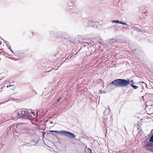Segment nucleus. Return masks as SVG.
<instances>
[{"label":"nucleus","instance_id":"nucleus-1","mask_svg":"<svg viewBox=\"0 0 153 153\" xmlns=\"http://www.w3.org/2000/svg\"><path fill=\"white\" fill-rule=\"evenodd\" d=\"M129 84L130 82L128 79L126 80L123 79H118L113 81L108 84L107 87L109 89L113 90L114 89L113 87V85L117 87H126Z\"/></svg>","mask_w":153,"mask_h":153},{"label":"nucleus","instance_id":"nucleus-2","mask_svg":"<svg viewBox=\"0 0 153 153\" xmlns=\"http://www.w3.org/2000/svg\"><path fill=\"white\" fill-rule=\"evenodd\" d=\"M15 114L19 117V118L22 119H29L31 116L29 111L25 108H22L21 110L19 109L16 111L15 112Z\"/></svg>","mask_w":153,"mask_h":153},{"label":"nucleus","instance_id":"nucleus-3","mask_svg":"<svg viewBox=\"0 0 153 153\" xmlns=\"http://www.w3.org/2000/svg\"><path fill=\"white\" fill-rule=\"evenodd\" d=\"M53 132L59 134L61 135H63L70 138H74L75 137V135L73 133L67 131H58L56 130H51L50 131V133L54 135Z\"/></svg>","mask_w":153,"mask_h":153},{"label":"nucleus","instance_id":"nucleus-4","mask_svg":"<svg viewBox=\"0 0 153 153\" xmlns=\"http://www.w3.org/2000/svg\"><path fill=\"white\" fill-rule=\"evenodd\" d=\"M110 111V109L109 107V106L108 105L106 107V109L104 112V115L105 116H106L108 115L109 114Z\"/></svg>","mask_w":153,"mask_h":153},{"label":"nucleus","instance_id":"nucleus-5","mask_svg":"<svg viewBox=\"0 0 153 153\" xmlns=\"http://www.w3.org/2000/svg\"><path fill=\"white\" fill-rule=\"evenodd\" d=\"M150 147H149V146H147L146 145H145L144 147V148L146 150L150 151L151 152H153V147L151 148H150Z\"/></svg>","mask_w":153,"mask_h":153},{"label":"nucleus","instance_id":"nucleus-6","mask_svg":"<svg viewBox=\"0 0 153 153\" xmlns=\"http://www.w3.org/2000/svg\"><path fill=\"white\" fill-rule=\"evenodd\" d=\"M65 34L63 33H58V36H57V37H59L60 38H61L62 39H66V38L62 36H59L61 34L64 35Z\"/></svg>","mask_w":153,"mask_h":153},{"label":"nucleus","instance_id":"nucleus-7","mask_svg":"<svg viewBox=\"0 0 153 153\" xmlns=\"http://www.w3.org/2000/svg\"><path fill=\"white\" fill-rule=\"evenodd\" d=\"M149 84H150V86H148V87H146V88H149V89H153V87L152 86V84H153V83L152 82H149Z\"/></svg>","mask_w":153,"mask_h":153},{"label":"nucleus","instance_id":"nucleus-8","mask_svg":"<svg viewBox=\"0 0 153 153\" xmlns=\"http://www.w3.org/2000/svg\"><path fill=\"white\" fill-rule=\"evenodd\" d=\"M149 143H147L146 145L149 147H153V143L152 142Z\"/></svg>","mask_w":153,"mask_h":153},{"label":"nucleus","instance_id":"nucleus-9","mask_svg":"<svg viewBox=\"0 0 153 153\" xmlns=\"http://www.w3.org/2000/svg\"><path fill=\"white\" fill-rule=\"evenodd\" d=\"M131 87H132L134 89H137L138 88V87L137 85H134L133 84H129Z\"/></svg>","mask_w":153,"mask_h":153},{"label":"nucleus","instance_id":"nucleus-10","mask_svg":"<svg viewBox=\"0 0 153 153\" xmlns=\"http://www.w3.org/2000/svg\"><path fill=\"white\" fill-rule=\"evenodd\" d=\"M111 22L113 23H121V21H119L118 20H112L111 21Z\"/></svg>","mask_w":153,"mask_h":153},{"label":"nucleus","instance_id":"nucleus-11","mask_svg":"<svg viewBox=\"0 0 153 153\" xmlns=\"http://www.w3.org/2000/svg\"><path fill=\"white\" fill-rule=\"evenodd\" d=\"M151 142L153 143V134L152 135L149 140V142Z\"/></svg>","mask_w":153,"mask_h":153},{"label":"nucleus","instance_id":"nucleus-12","mask_svg":"<svg viewBox=\"0 0 153 153\" xmlns=\"http://www.w3.org/2000/svg\"><path fill=\"white\" fill-rule=\"evenodd\" d=\"M62 98L61 97H59L57 100L55 102L56 103H57L59 102Z\"/></svg>","mask_w":153,"mask_h":153},{"label":"nucleus","instance_id":"nucleus-13","mask_svg":"<svg viewBox=\"0 0 153 153\" xmlns=\"http://www.w3.org/2000/svg\"><path fill=\"white\" fill-rule=\"evenodd\" d=\"M96 22H92L91 24V26L92 27H95L96 26H94V25L96 24Z\"/></svg>","mask_w":153,"mask_h":153},{"label":"nucleus","instance_id":"nucleus-14","mask_svg":"<svg viewBox=\"0 0 153 153\" xmlns=\"http://www.w3.org/2000/svg\"><path fill=\"white\" fill-rule=\"evenodd\" d=\"M2 54H4V55L6 57H7V56L8 55V54H7V53H6V52H4V51L3 52Z\"/></svg>","mask_w":153,"mask_h":153},{"label":"nucleus","instance_id":"nucleus-15","mask_svg":"<svg viewBox=\"0 0 153 153\" xmlns=\"http://www.w3.org/2000/svg\"><path fill=\"white\" fill-rule=\"evenodd\" d=\"M135 30L136 31H137L138 32H140L141 31V29H138V28L136 27L135 28Z\"/></svg>","mask_w":153,"mask_h":153},{"label":"nucleus","instance_id":"nucleus-16","mask_svg":"<svg viewBox=\"0 0 153 153\" xmlns=\"http://www.w3.org/2000/svg\"><path fill=\"white\" fill-rule=\"evenodd\" d=\"M141 83H142V85L143 86H145L146 87L147 85L146 83H145L144 82H141Z\"/></svg>","mask_w":153,"mask_h":153},{"label":"nucleus","instance_id":"nucleus-17","mask_svg":"<svg viewBox=\"0 0 153 153\" xmlns=\"http://www.w3.org/2000/svg\"><path fill=\"white\" fill-rule=\"evenodd\" d=\"M120 24H122L123 25H128V24L126 23H125L124 22H122L121 21V23H120Z\"/></svg>","mask_w":153,"mask_h":153},{"label":"nucleus","instance_id":"nucleus-18","mask_svg":"<svg viewBox=\"0 0 153 153\" xmlns=\"http://www.w3.org/2000/svg\"><path fill=\"white\" fill-rule=\"evenodd\" d=\"M91 22H90L89 23H87V24H86L85 23H84V25H85V26H89L90 25V23H91Z\"/></svg>","mask_w":153,"mask_h":153},{"label":"nucleus","instance_id":"nucleus-19","mask_svg":"<svg viewBox=\"0 0 153 153\" xmlns=\"http://www.w3.org/2000/svg\"><path fill=\"white\" fill-rule=\"evenodd\" d=\"M10 51L11 52H12V54L10 55H12V56H13L14 55V53L13 52V51H12V49H11L10 50Z\"/></svg>","mask_w":153,"mask_h":153},{"label":"nucleus","instance_id":"nucleus-20","mask_svg":"<svg viewBox=\"0 0 153 153\" xmlns=\"http://www.w3.org/2000/svg\"><path fill=\"white\" fill-rule=\"evenodd\" d=\"M14 86V85H8L6 86V87L7 88H8L9 87H10L11 86Z\"/></svg>","mask_w":153,"mask_h":153},{"label":"nucleus","instance_id":"nucleus-21","mask_svg":"<svg viewBox=\"0 0 153 153\" xmlns=\"http://www.w3.org/2000/svg\"><path fill=\"white\" fill-rule=\"evenodd\" d=\"M129 82L130 84H134V82L133 80H130V81H129Z\"/></svg>","mask_w":153,"mask_h":153},{"label":"nucleus","instance_id":"nucleus-22","mask_svg":"<svg viewBox=\"0 0 153 153\" xmlns=\"http://www.w3.org/2000/svg\"><path fill=\"white\" fill-rule=\"evenodd\" d=\"M6 45H7V47L10 50L11 49L10 47V46L8 47V45H7V44H6Z\"/></svg>","mask_w":153,"mask_h":153},{"label":"nucleus","instance_id":"nucleus-23","mask_svg":"<svg viewBox=\"0 0 153 153\" xmlns=\"http://www.w3.org/2000/svg\"><path fill=\"white\" fill-rule=\"evenodd\" d=\"M31 114H33L34 115H35V114H34V112H32V111H31Z\"/></svg>","mask_w":153,"mask_h":153},{"label":"nucleus","instance_id":"nucleus-24","mask_svg":"<svg viewBox=\"0 0 153 153\" xmlns=\"http://www.w3.org/2000/svg\"><path fill=\"white\" fill-rule=\"evenodd\" d=\"M141 89H144V87L143 85L141 86Z\"/></svg>","mask_w":153,"mask_h":153},{"label":"nucleus","instance_id":"nucleus-25","mask_svg":"<svg viewBox=\"0 0 153 153\" xmlns=\"http://www.w3.org/2000/svg\"><path fill=\"white\" fill-rule=\"evenodd\" d=\"M89 150L90 151V153H93L92 152V150L91 149H89Z\"/></svg>","mask_w":153,"mask_h":153},{"label":"nucleus","instance_id":"nucleus-26","mask_svg":"<svg viewBox=\"0 0 153 153\" xmlns=\"http://www.w3.org/2000/svg\"><path fill=\"white\" fill-rule=\"evenodd\" d=\"M9 85H13L12 84V83L10 82V84H9Z\"/></svg>","mask_w":153,"mask_h":153},{"label":"nucleus","instance_id":"nucleus-27","mask_svg":"<svg viewBox=\"0 0 153 153\" xmlns=\"http://www.w3.org/2000/svg\"><path fill=\"white\" fill-rule=\"evenodd\" d=\"M72 6H70L69 7H70V9H71V8H72Z\"/></svg>","mask_w":153,"mask_h":153},{"label":"nucleus","instance_id":"nucleus-28","mask_svg":"<svg viewBox=\"0 0 153 153\" xmlns=\"http://www.w3.org/2000/svg\"><path fill=\"white\" fill-rule=\"evenodd\" d=\"M85 43L86 44V45H88V43H86V42H85Z\"/></svg>","mask_w":153,"mask_h":153},{"label":"nucleus","instance_id":"nucleus-29","mask_svg":"<svg viewBox=\"0 0 153 153\" xmlns=\"http://www.w3.org/2000/svg\"><path fill=\"white\" fill-rule=\"evenodd\" d=\"M86 46V45H83V47H85Z\"/></svg>","mask_w":153,"mask_h":153},{"label":"nucleus","instance_id":"nucleus-30","mask_svg":"<svg viewBox=\"0 0 153 153\" xmlns=\"http://www.w3.org/2000/svg\"><path fill=\"white\" fill-rule=\"evenodd\" d=\"M50 123H53V122H50Z\"/></svg>","mask_w":153,"mask_h":153},{"label":"nucleus","instance_id":"nucleus-31","mask_svg":"<svg viewBox=\"0 0 153 153\" xmlns=\"http://www.w3.org/2000/svg\"><path fill=\"white\" fill-rule=\"evenodd\" d=\"M32 34H33V32H32Z\"/></svg>","mask_w":153,"mask_h":153},{"label":"nucleus","instance_id":"nucleus-32","mask_svg":"<svg viewBox=\"0 0 153 153\" xmlns=\"http://www.w3.org/2000/svg\"><path fill=\"white\" fill-rule=\"evenodd\" d=\"M12 127V126L10 127V129Z\"/></svg>","mask_w":153,"mask_h":153},{"label":"nucleus","instance_id":"nucleus-33","mask_svg":"<svg viewBox=\"0 0 153 153\" xmlns=\"http://www.w3.org/2000/svg\"><path fill=\"white\" fill-rule=\"evenodd\" d=\"M71 2L72 3H73V1H72V0H71Z\"/></svg>","mask_w":153,"mask_h":153},{"label":"nucleus","instance_id":"nucleus-34","mask_svg":"<svg viewBox=\"0 0 153 153\" xmlns=\"http://www.w3.org/2000/svg\"><path fill=\"white\" fill-rule=\"evenodd\" d=\"M103 93H105V92H103Z\"/></svg>","mask_w":153,"mask_h":153},{"label":"nucleus","instance_id":"nucleus-35","mask_svg":"<svg viewBox=\"0 0 153 153\" xmlns=\"http://www.w3.org/2000/svg\"><path fill=\"white\" fill-rule=\"evenodd\" d=\"M142 90H141V92H142Z\"/></svg>","mask_w":153,"mask_h":153},{"label":"nucleus","instance_id":"nucleus-36","mask_svg":"<svg viewBox=\"0 0 153 153\" xmlns=\"http://www.w3.org/2000/svg\"><path fill=\"white\" fill-rule=\"evenodd\" d=\"M88 22H90L89 21H88Z\"/></svg>","mask_w":153,"mask_h":153}]
</instances>
